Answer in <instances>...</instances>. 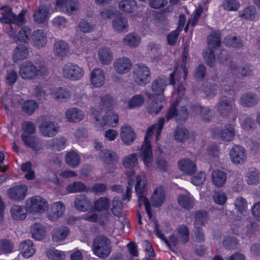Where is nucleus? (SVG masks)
<instances>
[{
    "instance_id": "obj_32",
    "label": "nucleus",
    "mask_w": 260,
    "mask_h": 260,
    "mask_svg": "<svg viewBox=\"0 0 260 260\" xmlns=\"http://www.w3.org/2000/svg\"><path fill=\"white\" fill-rule=\"evenodd\" d=\"M21 139L25 145L35 151H39L42 149L41 143L32 135L21 134Z\"/></svg>"
},
{
    "instance_id": "obj_16",
    "label": "nucleus",
    "mask_w": 260,
    "mask_h": 260,
    "mask_svg": "<svg viewBox=\"0 0 260 260\" xmlns=\"http://www.w3.org/2000/svg\"><path fill=\"white\" fill-rule=\"evenodd\" d=\"M146 96L152 101L148 107V112L151 114L156 115L158 114L166 104L164 96H160V98L157 96V99H158V101H155V95L152 93H147Z\"/></svg>"
},
{
    "instance_id": "obj_34",
    "label": "nucleus",
    "mask_w": 260,
    "mask_h": 260,
    "mask_svg": "<svg viewBox=\"0 0 260 260\" xmlns=\"http://www.w3.org/2000/svg\"><path fill=\"white\" fill-rule=\"evenodd\" d=\"M66 164L72 168H77L81 161L79 155L75 151L72 150L66 153L65 157Z\"/></svg>"
},
{
    "instance_id": "obj_27",
    "label": "nucleus",
    "mask_w": 260,
    "mask_h": 260,
    "mask_svg": "<svg viewBox=\"0 0 260 260\" xmlns=\"http://www.w3.org/2000/svg\"><path fill=\"white\" fill-rule=\"evenodd\" d=\"M98 59L102 65H108L113 60V53L108 47H101L98 51Z\"/></svg>"
},
{
    "instance_id": "obj_53",
    "label": "nucleus",
    "mask_w": 260,
    "mask_h": 260,
    "mask_svg": "<svg viewBox=\"0 0 260 260\" xmlns=\"http://www.w3.org/2000/svg\"><path fill=\"white\" fill-rule=\"evenodd\" d=\"M115 104L114 100L111 96L106 95L101 98L99 109L101 110H110L113 108Z\"/></svg>"
},
{
    "instance_id": "obj_55",
    "label": "nucleus",
    "mask_w": 260,
    "mask_h": 260,
    "mask_svg": "<svg viewBox=\"0 0 260 260\" xmlns=\"http://www.w3.org/2000/svg\"><path fill=\"white\" fill-rule=\"evenodd\" d=\"M110 207V200L106 197H100L94 203V208L96 211L107 210Z\"/></svg>"
},
{
    "instance_id": "obj_42",
    "label": "nucleus",
    "mask_w": 260,
    "mask_h": 260,
    "mask_svg": "<svg viewBox=\"0 0 260 260\" xmlns=\"http://www.w3.org/2000/svg\"><path fill=\"white\" fill-rule=\"evenodd\" d=\"M138 153L129 154L123 157L122 162L125 168L132 170L138 166Z\"/></svg>"
},
{
    "instance_id": "obj_26",
    "label": "nucleus",
    "mask_w": 260,
    "mask_h": 260,
    "mask_svg": "<svg viewBox=\"0 0 260 260\" xmlns=\"http://www.w3.org/2000/svg\"><path fill=\"white\" fill-rule=\"evenodd\" d=\"M179 169L186 174L192 175L197 171L194 162L188 158H183L178 162Z\"/></svg>"
},
{
    "instance_id": "obj_21",
    "label": "nucleus",
    "mask_w": 260,
    "mask_h": 260,
    "mask_svg": "<svg viewBox=\"0 0 260 260\" xmlns=\"http://www.w3.org/2000/svg\"><path fill=\"white\" fill-rule=\"evenodd\" d=\"M257 16V10L254 6H246L238 12L239 18L248 21H254Z\"/></svg>"
},
{
    "instance_id": "obj_18",
    "label": "nucleus",
    "mask_w": 260,
    "mask_h": 260,
    "mask_svg": "<svg viewBox=\"0 0 260 260\" xmlns=\"http://www.w3.org/2000/svg\"><path fill=\"white\" fill-rule=\"evenodd\" d=\"M230 155L232 162L236 164H243L246 159L245 149L239 145H235L231 149Z\"/></svg>"
},
{
    "instance_id": "obj_13",
    "label": "nucleus",
    "mask_w": 260,
    "mask_h": 260,
    "mask_svg": "<svg viewBox=\"0 0 260 260\" xmlns=\"http://www.w3.org/2000/svg\"><path fill=\"white\" fill-rule=\"evenodd\" d=\"M36 72V66L31 62L26 61L21 64L19 73L22 78L31 80L37 78Z\"/></svg>"
},
{
    "instance_id": "obj_63",
    "label": "nucleus",
    "mask_w": 260,
    "mask_h": 260,
    "mask_svg": "<svg viewBox=\"0 0 260 260\" xmlns=\"http://www.w3.org/2000/svg\"><path fill=\"white\" fill-rule=\"evenodd\" d=\"M221 42L220 34L217 31L213 32L208 37V44L213 48L219 47L221 45Z\"/></svg>"
},
{
    "instance_id": "obj_54",
    "label": "nucleus",
    "mask_w": 260,
    "mask_h": 260,
    "mask_svg": "<svg viewBox=\"0 0 260 260\" xmlns=\"http://www.w3.org/2000/svg\"><path fill=\"white\" fill-rule=\"evenodd\" d=\"M53 94V98L60 102L66 101L71 98L70 91L62 88H57Z\"/></svg>"
},
{
    "instance_id": "obj_36",
    "label": "nucleus",
    "mask_w": 260,
    "mask_h": 260,
    "mask_svg": "<svg viewBox=\"0 0 260 260\" xmlns=\"http://www.w3.org/2000/svg\"><path fill=\"white\" fill-rule=\"evenodd\" d=\"M165 198V191L161 186L157 187L151 197V202L153 206L158 207L160 206Z\"/></svg>"
},
{
    "instance_id": "obj_56",
    "label": "nucleus",
    "mask_w": 260,
    "mask_h": 260,
    "mask_svg": "<svg viewBox=\"0 0 260 260\" xmlns=\"http://www.w3.org/2000/svg\"><path fill=\"white\" fill-rule=\"evenodd\" d=\"M38 107V103L34 100H28L22 104L21 110L28 115H31Z\"/></svg>"
},
{
    "instance_id": "obj_60",
    "label": "nucleus",
    "mask_w": 260,
    "mask_h": 260,
    "mask_svg": "<svg viewBox=\"0 0 260 260\" xmlns=\"http://www.w3.org/2000/svg\"><path fill=\"white\" fill-rule=\"evenodd\" d=\"M67 189L71 193L88 191L86 186L81 182H75L70 184L68 185Z\"/></svg>"
},
{
    "instance_id": "obj_15",
    "label": "nucleus",
    "mask_w": 260,
    "mask_h": 260,
    "mask_svg": "<svg viewBox=\"0 0 260 260\" xmlns=\"http://www.w3.org/2000/svg\"><path fill=\"white\" fill-rule=\"evenodd\" d=\"M65 209V205L62 202H55L50 206V210L47 213V218L51 221H56L63 215Z\"/></svg>"
},
{
    "instance_id": "obj_45",
    "label": "nucleus",
    "mask_w": 260,
    "mask_h": 260,
    "mask_svg": "<svg viewBox=\"0 0 260 260\" xmlns=\"http://www.w3.org/2000/svg\"><path fill=\"white\" fill-rule=\"evenodd\" d=\"M26 210L22 206L13 205L11 209L12 217L15 220H23L26 217Z\"/></svg>"
},
{
    "instance_id": "obj_58",
    "label": "nucleus",
    "mask_w": 260,
    "mask_h": 260,
    "mask_svg": "<svg viewBox=\"0 0 260 260\" xmlns=\"http://www.w3.org/2000/svg\"><path fill=\"white\" fill-rule=\"evenodd\" d=\"M123 43L130 47H137L140 43V38L134 34H129L123 39Z\"/></svg>"
},
{
    "instance_id": "obj_57",
    "label": "nucleus",
    "mask_w": 260,
    "mask_h": 260,
    "mask_svg": "<svg viewBox=\"0 0 260 260\" xmlns=\"http://www.w3.org/2000/svg\"><path fill=\"white\" fill-rule=\"evenodd\" d=\"M118 115L112 112L107 113L103 118L104 125H109L110 126H116L118 123Z\"/></svg>"
},
{
    "instance_id": "obj_51",
    "label": "nucleus",
    "mask_w": 260,
    "mask_h": 260,
    "mask_svg": "<svg viewBox=\"0 0 260 260\" xmlns=\"http://www.w3.org/2000/svg\"><path fill=\"white\" fill-rule=\"evenodd\" d=\"M260 180V173L255 168H250L246 174V182L249 185L255 184Z\"/></svg>"
},
{
    "instance_id": "obj_7",
    "label": "nucleus",
    "mask_w": 260,
    "mask_h": 260,
    "mask_svg": "<svg viewBox=\"0 0 260 260\" xmlns=\"http://www.w3.org/2000/svg\"><path fill=\"white\" fill-rule=\"evenodd\" d=\"M84 74V70L81 68L71 62L66 63L62 69L63 77L71 81H77L81 79Z\"/></svg>"
},
{
    "instance_id": "obj_61",
    "label": "nucleus",
    "mask_w": 260,
    "mask_h": 260,
    "mask_svg": "<svg viewBox=\"0 0 260 260\" xmlns=\"http://www.w3.org/2000/svg\"><path fill=\"white\" fill-rule=\"evenodd\" d=\"M222 7L225 10L236 11L239 9L240 3L238 0H223L222 2Z\"/></svg>"
},
{
    "instance_id": "obj_30",
    "label": "nucleus",
    "mask_w": 260,
    "mask_h": 260,
    "mask_svg": "<svg viewBox=\"0 0 260 260\" xmlns=\"http://www.w3.org/2000/svg\"><path fill=\"white\" fill-rule=\"evenodd\" d=\"M240 103L243 107H253L258 103V98L252 92H246L241 96Z\"/></svg>"
},
{
    "instance_id": "obj_4",
    "label": "nucleus",
    "mask_w": 260,
    "mask_h": 260,
    "mask_svg": "<svg viewBox=\"0 0 260 260\" xmlns=\"http://www.w3.org/2000/svg\"><path fill=\"white\" fill-rule=\"evenodd\" d=\"M48 208L47 201L39 196L28 198L25 201L26 211L31 213H44Z\"/></svg>"
},
{
    "instance_id": "obj_41",
    "label": "nucleus",
    "mask_w": 260,
    "mask_h": 260,
    "mask_svg": "<svg viewBox=\"0 0 260 260\" xmlns=\"http://www.w3.org/2000/svg\"><path fill=\"white\" fill-rule=\"evenodd\" d=\"M30 232L32 237L37 240H41L45 236V230L44 226L38 222L34 223L31 226Z\"/></svg>"
},
{
    "instance_id": "obj_44",
    "label": "nucleus",
    "mask_w": 260,
    "mask_h": 260,
    "mask_svg": "<svg viewBox=\"0 0 260 260\" xmlns=\"http://www.w3.org/2000/svg\"><path fill=\"white\" fill-rule=\"evenodd\" d=\"M209 220L208 212L205 210H198L194 214V226L204 225Z\"/></svg>"
},
{
    "instance_id": "obj_25",
    "label": "nucleus",
    "mask_w": 260,
    "mask_h": 260,
    "mask_svg": "<svg viewBox=\"0 0 260 260\" xmlns=\"http://www.w3.org/2000/svg\"><path fill=\"white\" fill-rule=\"evenodd\" d=\"M112 25L113 29L118 32L127 31L128 28L127 18L122 16L115 17L112 21Z\"/></svg>"
},
{
    "instance_id": "obj_50",
    "label": "nucleus",
    "mask_w": 260,
    "mask_h": 260,
    "mask_svg": "<svg viewBox=\"0 0 260 260\" xmlns=\"http://www.w3.org/2000/svg\"><path fill=\"white\" fill-rule=\"evenodd\" d=\"M178 237L181 242L185 244L189 239V230L185 224L179 225L177 229Z\"/></svg>"
},
{
    "instance_id": "obj_9",
    "label": "nucleus",
    "mask_w": 260,
    "mask_h": 260,
    "mask_svg": "<svg viewBox=\"0 0 260 260\" xmlns=\"http://www.w3.org/2000/svg\"><path fill=\"white\" fill-rule=\"evenodd\" d=\"M126 174L127 177L128 185L126 187V193L123 195L122 199L123 200H127V201H129L132 196V189L134 182H136V184H137L138 179H140V188H142L143 186L142 184H144V186L147 189V184L145 183L142 177L139 175L136 176L135 173L134 171L126 172Z\"/></svg>"
},
{
    "instance_id": "obj_14",
    "label": "nucleus",
    "mask_w": 260,
    "mask_h": 260,
    "mask_svg": "<svg viewBox=\"0 0 260 260\" xmlns=\"http://www.w3.org/2000/svg\"><path fill=\"white\" fill-rule=\"evenodd\" d=\"M168 85V79L164 76H159L155 78L152 83L151 90L153 95L158 97L164 96V91Z\"/></svg>"
},
{
    "instance_id": "obj_3",
    "label": "nucleus",
    "mask_w": 260,
    "mask_h": 260,
    "mask_svg": "<svg viewBox=\"0 0 260 260\" xmlns=\"http://www.w3.org/2000/svg\"><path fill=\"white\" fill-rule=\"evenodd\" d=\"M92 250L93 253L100 258H107L112 250L110 240L104 235L96 236L92 243Z\"/></svg>"
},
{
    "instance_id": "obj_5",
    "label": "nucleus",
    "mask_w": 260,
    "mask_h": 260,
    "mask_svg": "<svg viewBox=\"0 0 260 260\" xmlns=\"http://www.w3.org/2000/svg\"><path fill=\"white\" fill-rule=\"evenodd\" d=\"M133 78L138 85H146L150 81L149 68L142 63L136 64L133 70Z\"/></svg>"
},
{
    "instance_id": "obj_33",
    "label": "nucleus",
    "mask_w": 260,
    "mask_h": 260,
    "mask_svg": "<svg viewBox=\"0 0 260 260\" xmlns=\"http://www.w3.org/2000/svg\"><path fill=\"white\" fill-rule=\"evenodd\" d=\"M70 233V231L68 227L60 226L53 230L52 238L55 242L60 241L65 239Z\"/></svg>"
},
{
    "instance_id": "obj_31",
    "label": "nucleus",
    "mask_w": 260,
    "mask_h": 260,
    "mask_svg": "<svg viewBox=\"0 0 260 260\" xmlns=\"http://www.w3.org/2000/svg\"><path fill=\"white\" fill-rule=\"evenodd\" d=\"M178 204L183 208L189 210L194 206V198L187 192L186 194H180L177 197Z\"/></svg>"
},
{
    "instance_id": "obj_64",
    "label": "nucleus",
    "mask_w": 260,
    "mask_h": 260,
    "mask_svg": "<svg viewBox=\"0 0 260 260\" xmlns=\"http://www.w3.org/2000/svg\"><path fill=\"white\" fill-rule=\"evenodd\" d=\"M47 255L51 260H62L65 258V254L63 252L54 248L48 250Z\"/></svg>"
},
{
    "instance_id": "obj_12",
    "label": "nucleus",
    "mask_w": 260,
    "mask_h": 260,
    "mask_svg": "<svg viewBox=\"0 0 260 260\" xmlns=\"http://www.w3.org/2000/svg\"><path fill=\"white\" fill-rule=\"evenodd\" d=\"M27 191L26 185H17L9 188L7 190V194L11 200L19 202L25 199Z\"/></svg>"
},
{
    "instance_id": "obj_38",
    "label": "nucleus",
    "mask_w": 260,
    "mask_h": 260,
    "mask_svg": "<svg viewBox=\"0 0 260 260\" xmlns=\"http://www.w3.org/2000/svg\"><path fill=\"white\" fill-rule=\"evenodd\" d=\"M77 0H57L56 6L61 8H64L66 12L71 14L78 8Z\"/></svg>"
},
{
    "instance_id": "obj_46",
    "label": "nucleus",
    "mask_w": 260,
    "mask_h": 260,
    "mask_svg": "<svg viewBox=\"0 0 260 260\" xmlns=\"http://www.w3.org/2000/svg\"><path fill=\"white\" fill-rule=\"evenodd\" d=\"M175 139L178 142H184L189 138L188 130L182 125H178L174 132Z\"/></svg>"
},
{
    "instance_id": "obj_1",
    "label": "nucleus",
    "mask_w": 260,
    "mask_h": 260,
    "mask_svg": "<svg viewBox=\"0 0 260 260\" xmlns=\"http://www.w3.org/2000/svg\"><path fill=\"white\" fill-rule=\"evenodd\" d=\"M164 118H159L157 124L149 127L146 131L144 143L141 148L140 156L144 164L147 167L151 165L153 160V153L149 138L152 135L153 131H156V139L158 138L164 126Z\"/></svg>"
},
{
    "instance_id": "obj_29",
    "label": "nucleus",
    "mask_w": 260,
    "mask_h": 260,
    "mask_svg": "<svg viewBox=\"0 0 260 260\" xmlns=\"http://www.w3.org/2000/svg\"><path fill=\"white\" fill-rule=\"evenodd\" d=\"M83 112L77 108H72L66 112V117L70 122H78L83 119Z\"/></svg>"
},
{
    "instance_id": "obj_59",
    "label": "nucleus",
    "mask_w": 260,
    "mask_h": 260,
    "mask_svg": "<svg viewBox=\"0 0 260 260\" xmlns=\"http://www.w3.org/2000/svg\"><path fill=\"white\" fill-rule=\"evenodd\" d=\"M14 244L12 242L7 239L0 240V253L8 254L13 251Z\"/></svg>"
},
{
    "instance_id": "obj_19",
    "label": "nucleus",
    "mask_w": 260,
    "mask_h": 260,
    "mask_svg": "<svg viewBox=\"0 0 260 260\" xmlns=\"http://www.w3.org/2000/svg\"><path fill=\"white\" fill-rule=\"evenodd\" d=\"M74 204L77 210L85 212L90 208L92 202L86 195L81 194L76 197Z\"/></svg>"
},
{
    "instance_id": "obj_62",
    "label": "nucleus",
    "mask_w": 260,
    "mask_h": 260,
    "mask_svg": "<svg viewBox=\"0 0 260 260\" xmlns=\"http://www.w3.org/2000/svg\"><path fill=\"white\" fill-rule=\"evenodd\" d=\"M112 208L111 210L112 213L116 216H121L123 209V204L121 201L117 198H114L112 202Z\"/></svg>"
},
{
    "instance_id": "obj_40",
    "label": "nucleus",
    "mask_w": 260,
    "mask_h": 260,
    "mask_svg": "<svg viewBox=\"0 0 260 260\" xmlns=\"http://www.w3.org/2000/svg\"><path fill=\"white\" fill-rule=\"evenodd\" d=\"M20 249L24 257H29L35 253V249L31 241L27 240L20 243Z\"/></svg>"
},
{
    "instance_id": "obj_28",
    "label": "nucleus",
    "mask_w": 260,
    "mask_h": 260,
    "mask_svg": "<svg viewBox=\"0 0 260 260\" xmlns=\"http://www.w3.org/2000/svg\"><path fill=\"white\" fill-rule=\"evenodd\" d=\"M34 45L38 47H44L47 42L46 32L43 30L38 29L33 32L30 36Z\"/></svg>"
},
{
    "instance_id": "obj_20",
    "label": "nucleus",
    "mask_w": 260,
    "mask_h": 260,
    "mask_svg": "<svg viewBox=\"0 0 260 260\" xmlns=\"http://www.w3.org/2000/svg\"><path fill=\"white\" fill-rule=\"evenodd\" d=\"M120 137L123 142L127 145L132 144L136 138V134L133 128L129 125L122 126L120 130Z\"/></svg>"
},
{
    "instance_id": "obj_22",
    "label": "nucleus",
    "mask_w": 260,
    "mask_h": 260,
    "mask_svg": "<svg viewBox=\"0 0 260 260\" xmlns=\"http://www.w3.org/2000/svg\"><path fill=\"white\" fill-rule=\"evenodd\" d=\"M154 232L158 237L162 239L165 242L171 250L174 251L172 246H175L177 245L178 242V238L174 234L171 235L169 237V240L167 239L159 231V225L157 221L154 222Z\"/></svg>"
},
{
    "instance_id": "obj_39",
    "label": "nucleus",
    "mask_w": 260,
    "mask_h": 260,
    "mask_svg": "<svg viewBox=\"0 0 260 260\" xmlns=\"http://www.w3.org/2000/svg\"><path fill=\"white\" fill-rule=\"evenodd\" d=\"M192 109L193 111L200 115L203 121L209 122L212 119L211 110L209 107L193 106L192 107Z\"/></svg>"
},
{
    "instance_id": "obj_37",
    "label": "nucleus",
    "mask_w": 260,
    "mask_h": 260,
    "mask_svg": "<svg viewBox=\"0 0 260 260\" xmlns=\"http://www.w3.org/2000/svg\"><path fill=\"white\" fill-rule=\"evenodd\" d=\"M212 180L213 184L218 187L222 186L226 180V173L219 170H215L212 173Z\"/></svg>"
},
{
    "instance_id": "obj_6",
    "label": "nucleus",
    "mask_w": 260,
    "mask_h": 260,
    "mask_svg": "<svg viewBox=\"0 0 260 260\" xmlns=\"http://www.w3.org/2000/svg\"><path fill=\"white\" fill-rule=\"evenodd\" d=\"M235 106L234 101L225 96L221 97L216 104V111L222 118H227L234 111Z\"/></svg>"
},
{
    "instance_id": "obj_2",
    "label": "nucleus",
    "mask_w": 260,
    "mask_h": 260,
    "mask_svg": "<svg viewBox=\"0 0 260 260\" xmlns=\"http://www.w3.org/2000/svg\"><path fill=\"white\" fill-rule=\"evenodd\" d=\"M2 17L0 18V21L3 23L9 24V28L12 29L11 24H16L20 26L24 23V16L26 13L25 10H22L18 16L11 12V9L8 7H3L0 8ZM8 35L13 38L15 42L17 41V37L15 36V31L11 29L8 31Z\"/></svg>"
},
{
    "instance_id": "obj_17",
    "label": "nucleus",
    "mask_w": 260,
    "mask_h": 260,
    "mask_svg": "<svg viewBox=\"0 0 260 260\" xmlns=\"http://www.w3.org/2000/svg\"><path fill=\"white\" fill-rule=\"evenodd\" d=\"M114 70L120 74L128 72L132 69V63L130 59L126 57H119L113 62Z\"/></svg>"
},
{
    "instance_id": "obj_11",
    "label": "nucleus",
    "mask_w": 260,
    "mask_h": 260,
    "mask_svg": "<svg viewBox=\"0 0 260 260\" xmlns=\"http://www.w3.org/2000/svg\"><path fill=\"white\" fill-rule=\"evenodd\" d=\"M213 136L219 138L222 141L229 142L232 140L235 135L234 126L231 124H226L223 129L215 128L212 131Z\"/></svg>"
},
{
    "instance_id": "obj_35",
    "label": "nucleus",
    "mask_w": 260,
    "mask_h": 260,
    "mask_svg": "<svg viewBox=\"0 0 260 260\" xmlns=\"http://www.w3.org/2000/svg\"><path fill=\"white\" fill-rule=\"evenodd\" d=\"M54 51L57 56L63 57L69 53V46L64 41L58 40L54 44Z\"/></svg>"
},
{
    "instance_id": "obj_24",
    "label": "nucleus",
    "mask_w": 260,
    "mask_h": 260,
    "mask_svg": "<svg viewBox=\"0 0 260 260\" xmlns=\"http://www.w3.org/2000/svg\"><path fill=\"white\" fill-rule=\"evenodd\" d=\"M90 79L92 84L95 87H100L102 86L105 80L104 72L103 70L100 68L94 69L90 75Z\"/></svg>"
},
{
    "instance_id": "obj_49",
    "label": "nucleus",
    "mask_w": 260,
    "mask_h": 260,
    "mask_svg": "<svg viewBox=\"0 0 260 260\" xmlns=\"http://www.w3.org/2000/svg\"><path fill=\"white\" fill-rule=\"evenodd\" d=\"M99 157L101 160L106 164H111L117 158V156L115 152L108 149L101 150Z\"/></svg>"
},
{
    "instance_id": "obj_47",
    "label": "nucleus",
    "mask_w": 260,
    "mask_h": 260,
    "mask_svg": "<svg viewBox=\"0 0 260 260\" xmlns=\"http://www.w3.org/2000/svg\"><path fill=\"white\" fill-rule=\"evenodd\" d=\"M28 55V51L27 48L25 46L19 45L15 49L13 58L14 62H17L18 60L26 59Z\"/></svg>"
},
{
    "instance_id": "obj_23",
    "label": "nucleus",
    "mask_w": 260,
    "mask_h": 260,
    "mask_svg": "<svg viewBox=\"0 0 260 260\" xmlns=\"http://www.w3.org/2000/svg\"><path fill=\"white\" fill-rule=\"evenodd\" d=\"M67 143L64 137L55 138L47 142L46 147L52 151H60L65 148Z\"/></svg>"
},
{
    "instance_id": "obj_52",
    "label": "nucleus",
    "mask_w": 260,
    "mask_h": 260,
    "mask_svg": "<svg viewBox=\"0 0 260 260\" xmlns=\"http://www.w3.org/2000/svg\"><path fill=\"white\" fill-rule=\"evenodd\" d=\"M119 8L126 13H131L137 8V2L135 0H122L119 3Z\"/></svg>"
},
{
    "instance_id": "obj_48",
    "label": "nucleus",
    "mask_w": 260,
    "mask_h": 260,
    "mask_svg": "<svg viewBox=\"0 0 260 260\" xmlns=\"http://www.w3.org/2000/svg\"><path fill=\"white\" fill-rule=\"evenodd\" d=\"M140 179H138L137 184H135V191L138 196L139 205L140 207L142 205H146L149 202L144 196L145 193L146 192V188L144 186V184H142V188H140Z\"/></svg>"
},
{
    "instance_id": "obj_10",
    "label": "nucleus",
    "mask_w": 260,
    "mask_h": 260,
    "mask_svg": "<svg viewBox=\"0 0 260 260\" xmlns=\"http://www.w3.org/2000/svg\"><path fill=\"white\" fill-rule=\"evenodd\" d=\"M177 102L174 103L170 108L166 115L168 120L175 117L178 122L185 121L188 117V112L185 107H181L179 109H176Z\"/></svg>"
},
{
    "instance_id": "obj_43",
    "label": "nucleus",
    "mask_w": 260,
    "mask_h": 260,
    "mask_svg": "<svg viewBox=\"0 0 260 260\" xmlns=\"http://www.w3.org/2000/svg\"><path fill=\"white\" fill-rule=\"evenodd\" d=\"M49 9L45 5H41L34 14L35 21L38 23H42L47 18Z\"/></svg>"
},
{
    "instance_id": "obj_8",
    "label": "nucleus",
    "mask_w": 260,
    "mask_h": 260,
    "mask_svg": "<svg viewBox=\"0 0 260 260\" xmlns=\"http://www.w3.org/2000/svg\"><path fill=\"white\" fill-rule=\"evenodd\" d=\"M60 127L55 121L44 118L39 125L40 133L44 137H53L59 132Z\"/></svg>"
}]
</instances>
